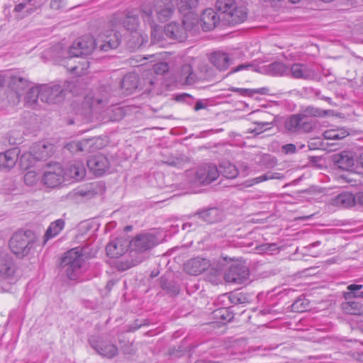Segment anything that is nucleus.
I'll list each match as a JSON object with an SVG mask.
<instances>
[{"mask_svg":"<svg viewBox=\"0 0 363 363\" xmlns=\"http://www.w3.org/2000/svg\"><path fill=\"white\" fill-rule=\"evenodd\" d=\"M174 11L173 0H154L152 4H144L141 6L144 21L152 27L155 16L160 22L167 21Z\"/></svg>","mask_w":363,"mask_h":363,"instance_id":"f257e3e1","label":"nucleus"},{"mask_svg":"<svg viewBox=\"0 0 363 363\" xmlns=\"http://www.w3.org/2000/svg\"><path fill=\"white\" fill-rule=\"evenodd\" d=\"M216 9L222 19V26H234L245 21L246 9L237 7L235 0H217Z\"/></svg>","mask_w":363,"mask_h":363,"instance_id":"f03ea898","label":"nucleus"},{"mask_svg":"<svg viewBox=\"0 0 363 363\" xmlns=\"http://www.w3.org/2000/svg\"><path fill=\"white\" fill-rule=\"evenodd\" d=\"M35 242L36 236L32 230H19L13 234L9 245L11 251L18 258L23 259L30 253Z\"/></svg>","mask_w":363,"mask_h":363,"instance_id":"7ed1b4c3","label":"nucleus"},{"mask_svg":"<svg viewBox=\"0 0 363 363\" xmlns=\"http://www.w3.org/2000/svg\"><path fill=\"white\" fill-rule=\"evenodd\" d=\"M84 262L82 250L74 247L65 252L61 259L60 267L69 279L75 280L81 273Z\"/></svg>","mask_w":363,"mask_h":363,"instance_id":"20e7f679","label":"nucleus"},{"mask_svg":"<svg viewBox=\"0 0 363 363\" xmlns=\"http://www.w3.org/2000/svg\"><path fill=\"white\" fill-rule=\"evenodd\" d=\"M96 40L91 35H84L76 39L68 50L69 61L74 57H86L92 53L96 48Z\"/></svg>","mask_w":363,"mask_h":363,"instance_id":"39448f33","label":"nucleus"},{"mask_svg":"<svg viewBox=\"0 0 363 363\" xmlns=\"http://www.w3.org/2000/svg\"><path fill=\"white\" fill-rule=\"evenodd\" d=\"M284 125L288 132L296 134L309 133L315 128L313 121H303L299 113L286 118Z\"/></svg>","mask_w":363,"mask_h":363,"instance_id":"423d86ee","label":"nucleus"},{"mask_svg":"<svg viewBox=\"0 0 363 363\" xmlns=\"http://www.w3.org/2000/svg\"><path fill=\"white\" fill-rule=\"evenodd\" d=\"M95 40L100 50L108 52L119 46L121 42V35L113 29L106 30L100 33Z\"/></svg>","mask_w":363,"mask_h":363,"instance_id":"0eeeda50","label":"nucleus"},{"mask_svg":"<svg viewBox=\"0 0 363 363\" xmlns=\"http://www.w3.org/2000/svg\"><path fill=\"white\" fill-rule=\"evenodd\" d=\"M90 346L101 356L112 359L118 353V347L98 335H91L88 339Z\"/></svg>","mask_w":363,"mask_h":363,"instance_id":"6e6552de","label":"nucleus"},{"mask_svg":"<svg viewBox=\"0 0 363 363\" xmlns=\"http://www.w3.org/2000/svg\"><path fill=\"white\" fill-rule=\"evenodd\" d=\"M249 275V269L246 265L233 263L225 272L224 279L227 282L241 284L248 280Z\"/></svg>","mask_w":363,"mask_h":363,"instance_id":"1a4fd4ad","label":"nucleus"},{"mask_svg":"<svg viewBox=\"0 0 363 363\" xmlns=\"http://www.w3.org/2000/svg\"><path fill=\"white\" fill-rule=\"evenodd\" d=\"M65 97V90L61 85H41V101L47 104H58L63 101Z\"/></svg>","mask_w":363,"mask_h":363,"instance_id":"9d476101","label":"nucleus"},{"mask_svg":"<svg viewBox=\"0 0 363 363\" xmlns=\"http://www.w3.org/2000/svg\"><path fill=\"white\" fill-rule=\"evenodd\" d=\"M218 169L213 164H204L199 166L195 172V179L198 183L207 185L218 179Z\"/></svg>","mask_w":363,"mask_h":363,"instance_id":"9b49d317","label":"nucleus"},{"mask_svg":"<svg viewBox=\"0 0 363 363\" xmlns=\"http://www.w3.org/2000/svg\"><path fill=\"white\" fill-rule=\"evenodd\" d=\"M63 168L60 164L48 166V169L44 172L43 182L50 188H55L60 185L64 181Z\"/></svg>","mask_w":363,"mask_h":363,"instance_id":"f8f14e48","label":"nucleus"},{"mask_svg":"<svg viewBox=\"0 0 363 363\" xmlns=\"http://www.w3.org/2000/svg\"><path fill=\"white\" fill-rule=\"evenodd\" d=\"M89 170L96 177H101L108 172L110 169V162L104 155H96L86 161Z\"/></svg>","mask_w":363,"mask_h":363,"instance_id":"ddd939ff","label":"nucleus"},{"mask_svg":"<svg viewBox=\"0 0 363 363\" xmlns=\"http://www.w3.org/2000/svg\"><path fill=\"white\" fill-rule=\"evenodd\" d=\"M16 265L13 257L6 251L0 250V277L3 279L13 277Z\"/></svg>","mask_w":363,"mask_h":363,"instance_id":"4468645a","label":"nucleus"},{"mask_svg":"<svg viewBox=\"0 0 363 363\" xmlns=\"http://www.w3.org/2000/svg\"><path fill=\"white\" fill-rule=\"evenodd\" d=\"M192 26L187 25L186 20L183 21V25L175 22L168 23L164 26V32L167 37L172 39L183 40L186 38V30H190Z\"/></svg>","mask_w":363,"mask_h":363,"instance_id":"2eb2a0df","label":"nucleus"},{"mask_svg":"<svg viewBox=\"0 0 363 363\" xmlns=\"http://www.w3.org/2000/svg\"><path fill=\"white\" fill-rule=\"evenodd\" d=\"M201 26L204 31L214 29L218 25H222V19L217 11L212 9H206L201 16Z\"/></svg>","mask_w":363,"mask_h":363,"instance_id":"dca6fc26","label":"nucleus"},{"mask_svg":"<svg viewBox=\"0 0 363 363\" xmlns=\"http://www.w3.org/2000/svg\"><path fill=\"white\" fill-rule=\"evenodd\" d=\"M158 243L155 235L143 233L136 236L130 242L137 251L144 252L154 247Z\"/></svg>","mask_w":363,"mask_h":363,"instance_id":"f3484780","label":"nucleus"},{"mask_svg":"<svg viewBox=\"0 0 363 363\" xmlns=\"http://www.w3.org/2000/svg\"><path fill=\"white\" fill-rule=\"evenodd\" d=\"M64 177L67 179H73L76 181L82 179L86 175V169L84 163L79 160H74L69 162L63 169Z\"/></svg>","mask_w":363,"mask_h":363,"instance_id":"a211bd4d","label":"nucleus"},{"mask_svg":"<svg viewBox=\"0 0 363 363\" xmlns=\"http://www.w3.org/2000/svg\"><path fill=\"white\" fill-rule=\"evenodd\" d=\"M332 160L335 167L347 172L352 171L355 164L352 152L343 151L340 153L335 154L333 155Z\"/></svg>","mask_w":363,"mask_h":363,"instance_id":"6ab92c4d","label":"nucleus"},{"mask_svg":"<svg viewBox=\"0 0 363 363\" xmlns=\"http://www.w3.org/2000/svg\"><path fill=\"white\" fill-rule=\"evenodd\" d=\"M209 267V261L199 257L188 260L184 265V271L190 275H199Z\"/></svg>","mask_w":363,"mask_h":363,"instance_id":"aec40b11","label":"nucleus"},{"mask_svg":"<svg viewBox=\"0 0 363 363\" xmlns=\"http://www.w3.org/2000/svg\"><path fill=\"white\" fill-rule=\"evenodd\" d=\"M290 70L292 77L296 79L312 80L317 77L315 71L306 64L294 63Z\"/></svg>","mask_w":363,"mask_h":363,"instance_id":"412c9836","label":"nucleus"},{"mask_svg":"<svg viewBox=\"0 0 363 363\" xmlns=\"http://www.w3.org/2000/svg\"><path fill=\"white\" fill-rule=\"evenodd\" d=\"M202 77H198L193 71L189 64L183 65L177 75V82L184 85H192L197 81L202 80Z\"/></svg>","mask_w":363,"mask_h":363,"instance_id":"4be33fe9","label":"nucleus"},{"mask_svg":"<svg viewBox=\"0 0 363 363\" xmlns=\"http://www.w3.org/2000/svg\"><path fill=\"white\" fill-rule=\"evenodd\" d=\"M196 216L207 223H214L222 220L223 213L220 208L213 207L197 211L193 217Z\"/></svg>","mask_w":363,"mask_h":363,"instance_id":"5701e85b","label":"nucleus"},{"mask_svg":"<svg viewBox=\"0 0 363 363\" xmlns=\"http://www.w3.org/2000/svg\"><path fill=\"white\" fill-rule=\"evenodd\" d=\"M124 27L132 32L133 38H135L137 42L134 43L133 45H130V48H135L140 47L142 45L140 40V35L137 32H133L136 30L138 25V18L132 13H128L125 19L123 20Z\"/></svg>","mask_w":363,"mask_h":363,"instance_id":"b1692460","label":"nucleus"},{"mask_svg":"<svg viewBox=\"0 0 363 363\" xmlns=\"http://www.w3.org/2000/svg\"><path fill=\"white\" fill-rule=\"evenodd\" d=\"M19 151L13 148L0 153V168L9 170L13 168L17 160Z\"/></svg>","mask_w":363,"mask_h":363,"instance_id":"393cba45","label":"nucleus"},{"mask_svg":"<svg viewBox=\"0 0 363 363\" xmlns=\"http://www.w3.org/2000/svg\"><path fill=\"white\" fill-rule=\"evenodd\" d=\"M108 100L109 94L104 89L100 91L99 96L94 95L87 99V101L90 103V108L95 111H99L105 108L108 104Z\"/></svg>","mask_w":363,"mask_h":363,"instance_id":"a878e982","label":"nucleus"},{"mask_svg":"<svg viewBox=\"0 0 363 363\" xmlns=\"http://www.w3.org/2000/svg\"><path fill=\"white\" fill-rule=\"evenodd\" d=\"M64 66L72 74L81 76L86 73L89 67V62L86 59H82L77 64L72 65V61H69V57L64 62Z\"/></svg>","mask_w":363,"mask_h":363,"instance_id":"bb28decb","label":"nucleus"},{"mask_svg":"<svg viewBox=\"0 0 363 363\" xmlns=\"http://www.w3.org/2000/svg\"><path fill=\"white\" fill-rule=\"evenodd\" d=\"M331 113V110H322L313 106H308L301 108L299 114L303 121H309L308 118L310 117L323 118Z\"/></svg>","mask_w":363,"mask_h":363,"instance_id":"cd10ccee","label":"nucleus"},{"mask_svg":"<svg viewBox=\"0 0 363 363\" xmlns=\"http://www.w3.org/2000/svg\"><path fill=\"white\" fill-rule=\"evenodd\" d=\"M210 61L219 70H225L229 67L230 59L228 54L216 51L211 54Z\"/></svg>","mask_w":363,"mask_h":363,"instance_id":"c85d7f7f","label":"nucleus"},{"mask_svg":"<svg viewBox=\"0 0 363 363\" xmlns=\"http://www.w3.org/2000/svg\"><path fill=\"white\" fill-rule=\"evenodd\" d=\"M343 313L363 316V304L356 301H344L340 304Z\"/></svg>","mask_w":363,"mask_h":363,"instance_id":"c756f323","label":"nucleus"},{"mask_svg":"<svg viewBox=\"0 0 363 363\" xmlns=\"http://www.w3.org/2000/svg\"><path fill=\"white\" fill-rule=\"evenodd\" d=\"M138 86V78L136 74H125L121 82V88L126 94H130Z\"/></svg>","mask_w":363,"mask_h":363,"instance_id":"7c9ffc66","label":"nucleus"},{"mask_svg":"<svg viewBox=\"0 0 363 363\" xmlns=\"http://www.w3.org/2000/svg\"><path fill=\"white\" fill-rule=\"evenodd\" d=\"M9 86L17 97H20L28 89L29 82L23 77L15 76L11 77Z\"/></svg>","mask_w":363,"mask_h":363,"instance_id":"2f4dec72","label":"nucleus"},{"mask_svg":"<svg viewBox=\"0 0 363 363\" xmlns=\"http://www.w3.org/2000/svg\"><path fill=\"white\" fill-rule=\"evenodd\" d=\"M106 250L108 256L111 258H116L123 255L126 250L123 247L122 241L116 239L106 245Z\"/></svg>","mask_w":363,"mask_h":363,"instance_id":"473e14b6","label":"nucleus"},{"mask_svg":"<svg viewBox=\"0 0 363 363\" xmlns=\"http://www.w3.org/2000/svg\"><path fill=\"white\" fill-rule=\"evenodd\" d=\"M65 220L63 219H57L52 222L48 228L44 235V242L57 236L65 227Z\"/></svg>","mask_w":363,"mask_h":363,"instance_id":"72a5a7b5","label":"nucleus"},{"mask_svg":"<svg viewBox=\"0 0 363 363\" xmlns=\"http://www.w3.org/2000/svg\"><path fill=\"white\" fill-rule=\"evenodd\" d=\"M52 147L44 143L34 144L31 150L38 160H45L49 157L52 153Z\"/></svg>","mask_w":363,"mask_h":363,"instance_id":"f704fd0d","label":"nucleus"},{"mask_svg":"<svg viewBox=\"0 0 363 363\" xmlns=\"http://www.w3.org/2000/svg\"><path fill=\"white\" fill-rule=\"evenodd\" d=\"M356 203V196L348 192H343L338 194L334 199L333 203L336 206L347 208L351 207Z\"/></svg>","mask_w":363,"mask_h":363,"instance_id":"c9c22d12","label":"nucleus"},{"mask_svg":"<svg viewBox=\"0 0 363 363\" xmlns=\"http://www.w3.org/2000/svg\"><path fill=\"white\" fill-rule=\"evenodd\" d=\"M348 291L343 293V298L345 300L352 298L363 299V285L357 284H351L347 286Z\"/></svg>","mask_w":363,"mask_h":363,"instance_id":"e433bc0d","label":"nucleus"},{"mask_svg":"<svg viewBox=\"0 0 363 363\" xmlns=\"http://www.w3.org/2000/svg\"><path fill=\"white\" fill-rule=\"evenodd\" d=\"M218 172L219 174H221L228 179H235L239 173L237 167L229 162H222L219 166Z\"/></svg>","mask_w":363,"mask_h":363,"instance_id":"4c0bfd02","label":"nucleus"},{"mask_svg":"<svg viewBox=\"0 0 363 363\" xmlns=\"http://www.w3.org/2000/svg\"><path fill=\"white\" fill-rule=\"evenodd\" d=\"M36 161L38 160L30 150L29 152H26L21 156L19 158V166L21 169L28 170L34 165Z\"/></svg>","mask_w":363,"mask_h":363,"instance_id":"58836bf2","label":"nucleus"},{"mask_svg":"<svg viewBox=\"0 0 363 363\" xmlns=\"http://www.w3.org/2000/svg\"><path fill=\"white\" fill-rule=\"evenodd\" d=\"M41 95V85L40 86H33L28 89V91L26 92V95L25 96V100L27 103L30 105L35 104L38 99H40Z\"/></svg>","mask_w":363,"mask_h":363,"instance_id":"ea45409f","label":"nucleus"},{"mask_svg":"<svg viewBox=\"0 0 363 363\" xmlns=\"http://www.w3.org/2000/svg\"><path fill=\"white\" fill-rule=\"evenodd\" d=\"M213 315L216 318L219 319L223 322H229L234 317V314L230 311L228 307L216 309L213 311Z\"/></svg>","mask_w":363,"mask_h":363,"instance_id":"a19ab883","label":"nucleus"},{"mask_svg":"<svg viewBox=\"0 0 363 363\" xmlns=\"http://www.w3.org/2000/svg\"><path fill=\"white\" fill-rule=\"evenodd\" d=\"M288 71V67L282 62H273L268 66V72L272 75L281 76Z\"/></svg>","mask_w":363,"mask_h":363,"instance_id":"79ce46f5","label":"nucleus"},{"mask_svg":"<svg viewBox=\"0 0 363 363\" xmlns=\"http://www.w3.org/2000/svg\"><path fill=\"white\" fill-rule=\"evenodd\" d=\"M349 135V133L343 129L341 130H329L323 133V136L328 140H341Z\"/></svg>","mask_w":363,"mask_h":363,"instance_id":"37998d69","label":"nucleus"},{"mask_svg":"<svg viewBox=\"0 0 363 363\" xmlns=\"http://www.w3.org/2000/svg\"><path fill=\"white\" fill-rule=\"evenodd\" d=\"M91 139L82 140L78 142H72L67 145L72 151L83 152L86 151L87 147L91 146Z\"/></svg>","mask_w":363,"mask_h":363,"instance_id":"c03bdc74","label":"nucleus"},{"mask_svg":"<svg viewBox=\"0 0 363 363\" xmlns=\"http://www.w3.org/2000/svg\"><path fill=\"white\" fill-rule=\"evenodd\" d=\"M229 90L237 92L239 94L244 96H252L255 94H266V88H261L257 89H242V88H236V87H230Z\"/></svg>","mask_w":363,"mask_h":363,"instance_id":"a18cd8bd","label":"nucleus"},{"mask_svg":"<svg viewBox=\"0 0 363 363\" xmlns=\"http://www.w3.org/2000/svg\"><path fill=\"white\" fill-rule=\"evenodd\" d=\"M108 115L111 121H118L125 116V111L122 107L113 106L108 109Z\"/></svg>","mask_w":363,"mask_h":363,"instance_id":"49530a36","label":"nucleus"},{"mask_svg":"<svg viewBox=\"0 0 363 363\" xmlns=\"http://www.w3.org/2000/svg\"><path fill=\"white\" fill-rule=\"evenodd\" d=\"M259 164L264 169H271L277 164V160L270 155H263L259 161Z\"/></svg>","mask_w":363,"mask_h":363,"instance_id":"de8ad7c7","label":"nucleus"},{"mask_svg":"<svg viewBox=\"0 0 363 363\" xmlns=\"http://www.w3.org/2000/svg\"><path fill=\"white\" fill-rule=\"evenodd\" d=\"M309 301L305 298H298L291 305L292 310L296 312H303L308 308Z\"/></svg>","mask_w":363,"mask_h":363,"instance_id":"09e8293b","label":"nucleus"},{"mask_svg":"<svg viewBox=\"0 0 363 363\" xmlns=\"http://www.w3.org/2000/svg\"><path fill=\"white\" fill-rule=\"evenodd\" d=\"M257 126L253 129H249V132L255 134H259L266 130L271 128L272 122L269 121H255L254 122Z\"/></svg>","mask_w":363,"mask_h":363,"instance_id":"8fccbe9b","label":"nucleus"},{"mask_svg":"<svg viewBox=\"0 0 363 363\" xmlns=\"http://www.w3.org/2000/svg\"><path fill=\"white\" fill-rule=\"evenodd\" d=\"M199 0H179V6L182 12H186L190 9L196 8L199 4Z\"/></svg>","mask_w":363,"mask_h":363,"instance_id":"3c124183","label":"nucleus"},{"mask_svg":"<svg viewBox=\"0 0 363 363\" xmlns=\"http://www.w3.org/2000/svg\"><path fill=\"white\" fill-rule=\"evenodd\" d=\"M161 287L172 294L177 295L179 292V288L174 282H169L167 279H162Z\"/></svg>","mask_w":363,"mask_h":363,"instance_id":"603ef678","label":"nucleus"},{"mask_svg":"<svg viewBox=\"0 0 363 363\" xmlns=\"http://www.w3.org/2000/svg\"><path fill=\"white\" fill-rule=\"evenodd\" d=\"M259 178H260L259 181L261 182H262L267 181L269 179L281 180L284 178V176L281 173L268 172L259 176Z\"/></svg>","mask_w":363,"mask_h":363,"instance_id":"864d4df0","label":"nucleus"},{"mask_svg":"<svg viewBox=\"0 0 363 363\" xmlns=\"http://www.w3.org/2000/svg\"><path fill=\"white\" fill-rule=\"evenodd\" d=\"M25 183L28 186H33L38 181V175L34 171H28L24 175Z\"/></svg>","mask_w":363,"mask_h":363,"instance_id":"5fc2aeb1","label":"nucleus"},{"mask_svg":"<svg viewBox=\"0 0 363 363\" xmlns=\"http://www.w3.org/2000/svg\"><path fill=\"white\" fill-rule=\"evenodd\" d=\"M169 69V65L164 62H160L153 65L154 72L157 74H163Z\"/></svg>","mask_w":363,"mask_h":363,"instance_id":"6e6d98bb","label":"nucleus"},{"mask_svg":"<svg viewBox=\"0 0 363 363\" xmlns=\"http://www.w3.org/2000/svg\"><path fill=\"white\" fill-rule=\"evenodd\" d=\"M30 5L31 7L28 8L26 10H25L24 13L21 18H23L25 16H28V15L33 13L37 9L40 7V4H38V2L36 0H33L32 2H28V5Z\"/></svg>","mask_w":363,"mask_h":363,"instance_id":"4d7b16f0","label":"nucleus"},{"mask_svg":"<svg viewBox=\"0 0 363 363\" xmlns=\"http://www.w3.org/2000/svg\"><path fill=\"white\" fill-rule=\"evenodd\" d=\"M228 298L233 304H239L244 302V296L241 294H230L228 296Z\"/></svg>","mask_w":363,"mask_h":363,"instance_id":"13d9d810","label":"nucleus"},{"mask_svg":"<svg viewBox=\"0 0 363 363\" xmlns=\"http://www.w3.org/2000/svg\"><path fill=\"white\" fill-rule=\"evenodd\" d=\"M250 68H254V65L251 63H244V64H241L234 68H233L230 72H229V74H232V73H235V72H240V71H242L244 69H249Z\"/></svg>","mask_w":363,"mask_h":363,"instance_id":"bf43d9fd","label":"nucleus"},{"mask_svg":"<svg viewBox=\"0 0 363 363\" xmlns=\"http://www.w3.org/2000/svg\"><path fill=\"white\" fill-rule=\"evenodd\" d=\"M282 152L284 154H294L296 152V147L294 144L289 143L282 146Z\"/></svg>","mask_w":363,"mask_h":363,"instance_id":"052dcab7","label":"nucleus"},{"mask_svg":"<svg viewBox=\"0 0 363 363\" xmlns=\"http://www.w3.org/2000/svg\"><path fill=\"white\" fill-rule=\"evenodd\" d=\"M276 243H265L259 247V250L263 252L273 251L277 249Z\"/></svg>","mask_w":363,"mask_h":363,"instance_id":"680f3d73","label":"nucleus"},{"mask_svg":"<svg viewBox=\"0 0 363 363\" xmlns=\"http://www.w3.org/2000/svg\"><path fill=\"white\" fill-rule=\"evenodd\" d=\"M28 2H29L28 0H24L23 1L16 4L13 9V12L20 13L25 9L26 10L28 8Z\"/></svg>","mask_w":363,"mask_h":363,"instance_id":"e2e57ef3","label":"nucleus"},{"mask_svg":"<svg viewBox=\"0 0 363 363\" xmlns=\"http://www.w3.org/2000/svg\"><path fill=\"white\" fill-rule=\"evenodd\" d=\"M122 350L123 352L126 354H133L135 352V349L133 348V344H130L125 347H122Z\"/></svg>","mask_w":363,"mask_h":363,"instance_id":"0e129e2a","label":"nucleus"},{"mask_svg":"<svg viewBox=\"0 0 363 363\" xmlns=\"http://www.w3.org/2000/svg\"><path fill=\"white\" fill-rule=\"evenodd\" d=\"M169 165L173 166V167H179L182 163V160L177 158L172 160H168L166 162Z\"/></svg>","mask_w":363,"mask_h":363,"instance_id":"69168bd1","label":"nucleus"},{"mask_svg":"<svg viewBox=\"0 0 363 363\" xmlns=\"http://www.w3.org/2000/svg\"><path fill=\"white\" fill-rule=\"evenodd\" d=\"M206 107L205 104L201 101V100H199L196 101L194 107V109L195 111H198L201 109H203Z\"/></svg>","mask_w":363,"mask_h":363,"instance_id":"338daca9","label":"nucleus"},{"mask_svg":"<svg viewBox=\"0 0 363 363\" xmlns=\"http://www.w3.org/2000/svg\"><path fill=\"white\" fill-rule=\"evenodd\" d=\"M356 202L363 206V192H359L356 195Z\"/></svg>","mask_w":363,"mask_h":363,"instance_id":"774afa93","label":"nucleus"}]
</instances>
